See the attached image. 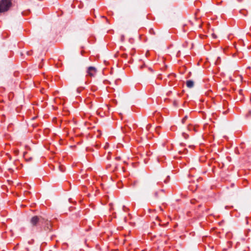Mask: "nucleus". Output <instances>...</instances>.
Segmentation results:
<instances>
[{"label": "nucleus", "instance_id": "7ed1b4c3", "mask_svg": "<svg viewBox=\"0 0 251 251\" xmlns=\"http://www.w3.org/2000/svg\"><path fill=\"white\" fill-rule=\"evenodd\" d=\"M97 72V69L94 67H89L87 70L88 74L91 77L94 76L96 75Z\"/></svg>", "mask_w": 251, "mask_h": 251}, {"label": "nucleus", "instance_id": "f8f14e48", "mask_svg": "<svg viewBox=\"0 0 251 251\" xmlns=\"http://www.w3.org/2000/svg\"><path fill=\"white\" fill-rule=\"evenodd\" d=\"M154 195L157 197V192H155Z\"/></svg>", "mask_w": 251, "mask_h": 251}, {"label": "nucleus", "instance_id": "6e6552de", "mask_svg": "<svg viewBox=\"0 0 251 251\" xmlns=\"http://www.w3.org/2000/svg\"><path fill=\"white\" fill-rule=\"evenodd\" d=\"M187 119V116H186L182 120V122L183 123H184L185 121Z\"/></svg>", "mask_w": 251, "mask_h": 251}, {"label": "nucleus", "instance_id": "4468645a", "mask_svg": "<svg viewBox=\"0 0 251 251\" xmlns=\"http://www.w3.org/2000/svg\"><path fill=\"white\" fill-rule=\"evenodd\" d=\"M194 47V43H192V48H193Z\"/></svg>", "mask_w": 251, "mask_h": 251}, {"label": "nucleus", "instance_id": "dca6fc26", "mask_svg": "<svg viewBox=\"0 0 251 251\" xmlns=\"http://www.w3.org/2000/svg\"><path fill=\"white\" fill-rule=\"evenodd\" d=\"M191 73H192L191 72H189V76L191 74Z\"/></svg>", "mask_w": 251, "mask_h": 251}, {"label": "nucleus", "instance_id": "9b49d317", "mask_svg": "<svg viewBox=\"0 0 251 251\" xmlns=\"http://www.w3.org/2000/svg\"><path fill=\"white\" fill-rule=\"evenodd\" d=\"M192 71H193V73H194V74H196V70H195V69H192Z\"/></svg>", "mask_w": 251, "mask_h": 251}, {"label": "nucleus", "instance_id": "20e7f679", "mask_svg": "<svg viewBox=\"0 0 251 251\" xmlns=\"http://www.w3.org/2000/svg\"><path fill=\"white\" fill-rule=\"evenodd\" d=\"M39 218L37 216L33 217L30 220V224L32 226H35L39 222Z\"/></svg>", "mask_w": 251, "mask_h": 251}, {"label": "nucleus", "instance_id": "1a4fd4ad", "mask_svg": "<svg viewBox=\"0 0 251 251\" xmlns=\"http://www.w3.org/2000/svg\"><path fill=\"white\" fill-rule=\"evenodd\" d=\"M212 36H213L214 38H216L217 37V36L216 35V34H215V33H213V34H212Z\"/></svg>", "mask_w": 251, "mask_h": 251}, {"label": "nucleus", "instance_id": "2eb2a0df", "mask_svg": "<svg viewBox=\"0 0 251 251\" xmlns=\"http://www.w3.org/2000/svg\"><path fill=\"white\" fill-rule=\"evenodd\" d=\"M192 181H193V183H195V180L194 179H193Z\"/></svg>", "mask_w": 251, "mask_h": 251}, {"label": "nucleus", "instance_id": "f3484780", "mask_svg": "<svg viewBox=\"0 0 251 251\" xmlns=\"http://www.w3.org/2000/svg\"><path fill=\"white\" fill-rule=\"evenodd\" d=\"M242 91L241 90H240L239 91L240 93H241Z\"/></svg>", "mask_w": 251, "mask_h": 251}, {"label": "nucleus", "instance_id": "0eeeda50", "mask_svg": "<svg viewBox=\"0 0 251 251\" xmlns=\"http://www.w3.org/2000/svg\"><path fill=\"white\" fill-rule=\"evenodd\" d=\"M220 57H218L217 58V60L216 61L215 64H217L218 63V61L220 60Z\"/></svg>", "mask_w": 251, "mask_h": 251}, {"label": "nucleus", "instance_id": "423d86ee", "mask_svg": "<svg viewBox=\"0 0 251 251\" xmlns=\"http://www.w3.org/2000/svg\"><path fill=\"white\" fill-rule=\"evenodd\" d=\"M194 86V82L192 80H189V89Z\"/></svg>", "mask_w": 251, "mask_h": 251}, {"label": "nucleus", "instance_id": "9d476101", "mask_svg": "<svg viewBox=\"0 0 251 251\" xmlns=\"http://www.w3.org/2000/svg\"><path fill=\"white\" fill-rule=\"evenodd\" d=\"M187 87H188V80H187L185 82Z\"/></svg>", "mask_w": 251, "mask_h": 251}, {"label": "nucleus", "instance_id": "f03ea898", "mask_svg": "<svg viewBox=\"0 0 251 251\" xmlns=\"http://www.w3.org/2000/svg\"><path fill=\"white\" fill-rule=\"evenodd\" d=\"M110 205L111 207L110 210H114L116 209L118 211H120L122 209H124L125 207V205L118 201H116L114 203H111Z\"/></svg>", "mask_w": 251, "mask_h": 251}, {"label": "nucleus", "instance_id": "ddd939ff", "mask_svg": "<svg viewBox=\"0 0 251 251\" xmlns=\"http://www.w3.org/2000/svg\"><path fill=\"white\" fill-rule=\"evenodd\" d=\"M249 115H251V111H250L249 112Z\"/></svg>", "mask_w": 251, "mask_h": 251}, {"label": "nucleus", "instance_id": "39448f33", "mask_svg": "<svg viewBox=\"0 0 251 251\" xmlns=\"http://www.w3.org/2000/svg\"><path fill=\"white\" fill-rule=\"evenodd\" d=\"M192 130L196 131V127L195 126H193L191 123H190V124L189 123V131H191Z\"/></svg>", "mask_w": 251, "mask_h": 251}, {"label": "nucleus", "instance_id": "f257e3e1", "mask_svg": "<svg viewBox=\"0 0 251 251\" xmlns=\"http://www.w3.org/2000/svg\"><path fill=\"white\" fill-rule=\"evenodd\" d=\"M10 0H1L0 1V12L7 11L11 6Z\"/></svg>", "mask_w": 251, "mask_h": 251}, {"label": "nucleus", "instance_id": "a211bd4d", "mask_svg": "<svg viewBox=\"0 0 251 251\" xmlns=\"http://www.w3.org/2000/svg\"><path fill=\"white\" fill-rule=\"evenodd\" d=\"M191 203H194L193 201H191Z\"/></svg>", "mask_w": 251, "mask_h": 251}]
</instances>
